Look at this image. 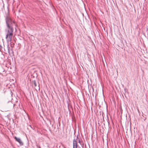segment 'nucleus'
Masks as SVG:
<instances>
[{"mask_svg": "<svg viewBox=\"0 0 148 148\" xmlns=\"http://www.w3.org/2000/svg\"><path fill=\"white\" fill-rule=\"evenodd\" d=\"M6 21L8 29L6 30L5 38L7 42H11L13 35L14 29L13 26L15 25V22L12 18L7 15L6 18Z\"/></svg>", "mask_w": 148, "mask_h": 148, "instance_id": "obj_1", "label": "nucleus"}, {"mask_svg": "<svg viewBox=\"0 0 148 148\" xmlns=\"http://www.w3.org/2000/svg\"><path fill=\"white\" fill-rule=\"evenodd\" d=\"M14 138L19 143L20 145H23V143L20 138H17L16 136L14 137Z\"/></svg>", "mask_w": 148, "mask_h": 148, "instance_id": "obj_2", "label": "nucleus"}, {"mask_svg": "<svg viewBox=\"0 0 148 148\" xmlns=\"http://www.w3.org/2000/svg\"><path fill=\"white\" fill-rule=\"evenodd\" d=\"M77 141L75 139L73 140V148H77Z\"/></svg>", "mask_w": 148, "mask_h": 148, "instance_id": "obj_3", "label": "nucleus"}, {"mask_svg": "<svg viewBox=\"0 0 148 148\" xmlns=\"http://www.w3.org/2000/svg\"><path fill=\"white\" fill-rule=\"evenodd\" d=\"M76 140H78V141L79 143L81 145H83V143L78 138V137H77V139Z\"/></svg>", "mask_w": 148, "mask_h": 148, "instance_id": "obj_4", "label": "nucleus"}, {"mask_svg": "<svg viewBox=\"0 0 148 148\" xmlns=\"http://www.w3.org/2000/svg\"><path fill=\"white\" fill-rule=\"evenodd\" d=\"M34 86L36 87L37 86L36 82L35 81H34Z\"/></svg>", "mask_w": 148, "mask_h": 148, "instance_id": "obj_5", "label": "nucleus"}, {"mask_svg": "<svg viewBox=\"0 0 148 148\" xmlns=\"http://www.w3.org/2000/svg\"><path fill=\"white\" fill-rule=\"evenodd\" d=\"M14 106H15V104H14V105H13V107H14Z\"/></svg>", "mask_w": 148, "mask_h": 148, "instance_id": "obj_6", "label": "nucleus"}]
</instances>
